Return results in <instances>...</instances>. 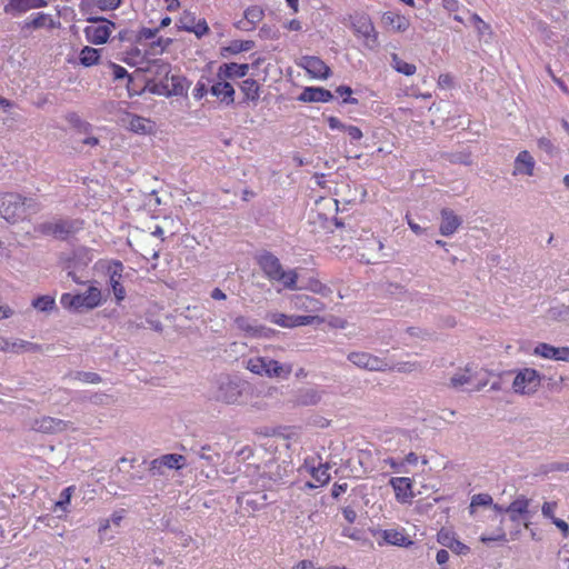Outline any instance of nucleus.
<instances>
[{
  "mask_svg": "<svg viewBox=\"0 0 569 569\" xmlns=\"http://www.w3.org/2000/svg\"><path fill=\"white\" fill-rule=\"evenodd\" d=\"M251 385L238 376L220 375L210 388V397L217 402L240 406L246 403Z\"/></svg>",
  "mask_w": 569,
  "mask_h": 569,
  "instance_id": "nucleus-1",
  "label": "nucleus"
},
{
  "mask_svg": "<svg viewBox=\"0 0 569 569\" xmlns=\"http://www.w3.org/2000/svg\"><path fill=\"white\" fill-rule=\"evenodd\" d=\"M251 373L270 379H287L292 372V365L281 363L268 356H254L243 361Z\"/></svg>",
  "mask_w": 569,
  "mask_h": 569,
  "instance_id": "nucleus-2",
  "label": "nucleus"
},
{
  "mask_svg": "<svg viewBox=\"0 0 569 569\" xmlns=\"http://www.w3.org/2000/svg\"><path fill=\"white\" fill-rule=\"evenodd\" d=\"M349 20L355 34L363 39V44L368 49L378 48V32L368 14L355 13L349 17Z\"/></svg>",
  "mask_w": 569,
  "mask_h": 569,
  "instance_id": "nucleus-3",
  "label": "nucleus"
},
{
  "mask_svg": "<svg viewBox=\"0 0 569 569\" xmlns=\"http://www.w3.org/2000/svg\"><path fill=\"white\" fill-rule=\"evenodd\" d=\"M27 200L19 193L7 192L0 196V216L7 221H16L24 213Z\"/></svg>",
  "mask_w": 569,
  "mask_h": 569,
  "instance_id": "nucleus-4",
  "label": "nucleus"
},
{
  "mask_svg": "<svg viewBox=\"0 0 569 569\" xmlns=\"http://www.w3.org/2000/svg\"><path fill=\"white\" fill-rule=\"evenodd\" d=\"M89 22L96 23L84 28V34L89 42L93 44H103L108 41L114 23L106 18L90 17Z\"/></svg>",
  "mask_w": 569,
  "mask_h": 569,
  "instance_id": "nucleus-5",
  "label": "nucleus"
},
{
  "mask_svg": "<svg viewBox=\"0 0 569 569\" xmlns=\"http://www.w3.org/2000/svg\"><path fill=\"white\" fill-rule=\"evenodd\" d=\"M348 360L360 369L369 371H386L391 369V366L383 358L373 356L365 351H355L348 355Z\"/></svg>",
  "mask_w": 569,
  "mask_h": 569,
  "instance_id": "nucleus-6",
  "label": "nucleus"
},
{
  "mask_svg": "<svg viewBox=\"0 0 569 569\" xmlns=\"http://www.w3.org/2000/svg\"><path fill=\"white\" fill-rule=\"evenodd\" d=\"M540 375L531 368H526L515 377L512 388L515 392L521 395H532L540 387Z\"/></svg>",
  "mask_w": 569,
  "mask_h": 569,
  "instance_id": "nucleus-7",
  "label": "nucleus"
},
{
  "mask_svg": "<svg viewBox=\"0 0 569 569\" xmlns=\"http://www.w3.org/2000/svg\"><path fill=\"white\" fill-rule=\"evenodd\" d=\"M69 425L70 421L50 416H42L31 420L30 429L46 435H56L67 430Z\"/></svg>",
  "mask_w": 569,
  "mask_h": 569,
  "instance_id": "nucleus-8",
  "label": "nucleus"
},
{
  "mask_svg": "<svg viewBox=\"0 0 569 569\" xmlns=\"http://www.w3.org/2000/svg\"><path fill=\"white\" fill-rule=\"evenodd\" d=\"M36 230L44 236H54L58 239H66L77 230L76 222L70 220L48 221L40 223Z\"/></svg>",
  "mask_w": 569,
  "mask_h": 569,
  "instance_id": "nucleus-9",
  "label": "nucleus"
},
{
  "mask_svg": "<svg viewBox=\"0 0 569 569\" xmlns=\"http://www.w3.org/2000/svg\"><path fill=\"white\" fill-rule=\"evenodd\" d=\"M119 121L123 128L138 134H150L154 129L153 121L130 112H124Z\"/></svg>",
  "mask_w": 569,
  "mask_h": 569,
  "instance_id": "nucleus-10",
  "label": "nucleus"
},
{
  "mask_svg": "<svg viewBox=\"0 0 569 569\" xmlns=\"http://www.w3.org/2000/svg\"><path fill=\"white\" fill-rule=\"evenodd\" d=\"M322 399V391L317 388H299L289 400L292 407H313Z\"/></svg>",
  "mask_w": 569,
  "mask_h": 569,
  "instance_id": "nucleus-11",
  "label": "nucleus"
},
{
  "mask_svg": "<svg viewBox=\"0 0 569 569\" xmlns=\"http://www.w3.org/2000/svg\"><path fill=\"white\" fill-rule=\"evenodd\" d=\"M46 0H8L3 7L7 14L20 16L32 9H40L47 7Z\"/></svg>",
  "mask_w": 569,
  "mask_h": 569,
  "instance_id": "nucleus-12",
  "label": "nucleus"
},
{
  "mask_svg": "<svg viewBox=\"0 0 569 569\" xmlns=\"http://www.w3.org/2000/svg\"><path fill=\"white\" fill-rule=\"evenodd\" d=\"M533 353L546 359L569 361V347H553L549 343L540 342L536 346Z\"/></svg>",
  "mask_w": 569,
  "mask_h": 569,
  "instance_id": "nucleus-13",
  "label": "nucleus"
},
{
  "mask_svg": "<svg viewBox=\"0 0 569 569\" xmlns=\"http://www.w3.org/2000/svg\"><path fill=\"white\" fill-rule=\"evenodd\" d=\"M530 499L520 495L506 507V513L509 515L510 520L513 522L518 521L520 518L527 519L530 513Z\"/></svg>",
  "mask_w": 569,
  "mask_h": 569,
  "instance_id": "nucleus-14",
  "label": "nucleus"
},
{
  "mask_svg": "<svg viewBox=\"0 0 569 569\" xmlns=\"http://www.w3.org/2000/svg\"><path fill=\"white\" fill-rule=\"evenodd\" d=\"M301 66L313 78L327 79L330 76V68L318 57H303Z\"/></svg>",
  "mask_w": 569,
  "mask_h": 569,
  "instance_id": "nucleus-15",
  "label": "nucleus"
},
{
  "mask_svg": "<svg viewBox=\"0 0 569 569\" xmlns=\"http://www.w3.org/2000/svg\"><path fill=\"white\" fill-rule=\"evenodd\" d=\"M390 485L392 486L396 498L398 501L406 503L410 502L415 497L412 492V482L410 478L407 477H397L390 480Z\"/></svg>",
  "mask_w": 569,
  "mask_h": 569,
  "instance_id": "nucleus-16",
  "label": "nucleus"
},
{
  "mask_svg": "<svg viewBox=\"0 0 569 569\" xmlns=\"http://www.w3.org/2000/svg\"><path fill=\"white\" fill-rule=\"evenodd\" d=\"M243 16H244L243 19L239 20L236 23V28H238L239 30H243V31H250V30H253L256 28L257 23H259L262 20L264 12L261 7L251 6L246 9Z\"/></svg>",
  "mask_w": 569,
  "mask_h": 569,
  "instance_id": "nucleus-17",
  "label": "nucleus"
},
{
  "mask_svg": "<svg viewBox=\"0 0 569 569\" xmlns=\"http://www.w3.org/2000/svg\"><path fill=\"white\" fill-rule=\"evenodd\" d=\"M536 161L529 151L523 150L515 159L512 176H533Z\"/></svg>",
  "mask_w": 569,
  "mask_h": 569,
  "instance_id": "nucleus-18",
  "label": "nucleus"
},
{
  "mask_svg": "<svg viewBox=\"0 0 569 569\" xmlns=\"http://www.w3.org/2000/svg\"><path fill=\"white\" fill-rule=\"evenodd\" d=\"M101 301V292L96 287H90L87 292L82 295H76V310H89L93 309L100 305Z\"/></svg>",
  "mask_w": 569,
  "mask_h": 569,
  "instance_id": "nucleus-19",
  "label": "nucleus"
},
{
  "mask_svg": "<svg viewBox=\"0 0 569 569\" xmlns=\"http://www.w3.org/2000/svg\"><path fill=\"white\" fill-rule=\"evenodd\" d=\"M259 266L270 281H274L283 269L280 260L270 252H264L259 257Z\"/></svg>",
  "mask_w": 569,
  "mask_h": 569,
  "instance_id": "nucleus-20",
  "label": "nucleus"
},
{
  "mask_svg": "<svg viewBox=\"0 0 569 569\" xmlns=\"http://www.w3.org/2000/svg\"><path fill=\"white\" fill-rule=\"evenodd\" d=\"M381 22L383 27L396 32H405L410 27L409 19L395 11L385 12L381 17Z\"/></svg>",
  "mask_w": 569,
  "mask_h": 569,
  "instance_id": "nucleus-21",
  "label": "nucleus"
},
{
  "mask_svg": "<svg viewBox=\"0 0 569 569\" xmlns=\"http://www.w3.org/2000/svg\"><path fill=\"white\" fill-rule=\"evenodd\" d=\"M333 99L331 91L320 87H307L298 97L302 102H328Z\"/></svg>",
  "mask_w": 569,
  "mask_h": 569,
  "instance_id": "nucleus-22",
  "label": "nucleus"
},
{
  "mask_svg": "<svg viewBox=\"0 0 569 569\" xmlns=\"http://www.w3.org/2000/svg\"><path fill=\"white\" fill-rule=\"evenodd\" d=\"M462 220L452 210L445 208L441 210V223L439 231L442 236H451L460 227Z\"/></svg>",
  "mask_w": 569,
  "mask_h": 569,
  "instance_id": "nucleus-23",
  "label": "nucleus"
},
{
  "mask_svg": "<svg viewBox=\"0 0 569 569\" xmlns=\"http://www.w3.org/2000/svg\"><path fill=\"white\" fill-rule=\"evenodd\" d=\"M383 243L377 238H367L361 246V259L367 263H375L379 257L378 253L382 250Z\"/></svg>",
  "mask_w": 569,
  "mask_h": 569,
  "instance_id": "nucleus-24",
  "label": "nucleus"
},
{
  "mask_svg": "<svg viewBox=\"0 0 569 569\" xmlns=\"http://www.w3.org/2000/svg\"><path fill=\"white\" fill-rule=\"evenodd\" d=\"M162 92L167 96H181L184 93V79L180 76L171 74L167 80H160L158 83Z\"/></svg>",
  "mask_w": 569,
  "mask_h": 569,
  "instance_id": "nucleus-25",
  "label": "nucleus"
},
{
  "mask_svg": "<svg viewBox=\"0 0 569 569\" xmlns=\"http://www.w3.org/2000/svg\"><path fill=\"white\" fill-rule=\"evenodd\" d=\"M438 542L457 555H467L470 550L468 546L457 540L451 532L445 530L438 532Z\"/></svg>",
  "mask_w": 569,
  "mask_h": 569,
  "instance_id": "nucleus-26",
  "label": "nucleus"
},
{
  "mask_svg": "<svg viewBox=\"0 0 569 569\" xmlns=\"http://www.w3.org/2000/svg\"><path fill=\"white\" fill-rule=\"evenodd\" d=\"M292 302L295 308L306 310L308 312H320L325 309V305L321 301L307 295H296Z\"/></svg>",
  "mask_w": 569,
  "mask_h": 569,
  "instance_id": "nucleus-27",
  "label": "nucleus"
},
{
  "mask_svg": "<svg viewBox=\"0 0 569 569\" xmlns=\"http://www.w3.org/2000/svg\"><path fill=\"white\" fill-rule=\"evenodd\" d=\"M249 66L247 63L238 64L234 62L223 63L219 67L218 77L220 79L224 78H242L248 73Z\"/></svg>",
  "mask_w": 569,
  "mask_h": 569,
  "instance_id": "nucleus-28",
  "label": "nucleus"
},
{
  "mask_svg": "<svg viewBox=\"0 0 569 569\" xmlns=\"http://www.w3.org/2000/svg\"><path fill=\"white\" fill-rule=\"evenodd\" d=\"M210 92L227 104L233 102L234 89L229 82L222 79L211 86Z\"/></svg>",
  "mask_w": 569,
  "mask_h": 569,
  "instance_id": "nucleus-29",
  "label": "nucleus"
},
{
  "mask_svg": "<svg viewBox=\"0 0 569 569\" xmlns=\"http://www.w3.org/2000/svg\"><path fill=\"white\" fill-rule=\"evenodd\" d=\"M123 270V266L121 262H116L112 268H110L111 274H110V284L112 287L113 293L117 298V300L124 299L126 291L123 286L120 283L121 280V272Z\"/></svg>",
  "mask_w": 569,
  "mask_h": 569,
  "instance_id": "nucleus-30",
  "label": "nucleus"
},
{
  "mask_svg": "<svg viewBox=\"0 0 569 569\" xmlns=\"http://www.w3.org/2000/svg\"><path fill=\"white\" fill-rule=\"evenodd\" d=\"M43 27L54 28L56 24L49 14L39 12V13H37V16L33 19L26 20L22 23L21 29L23 31L24 30H37V29H40Z\"/></svg>",
  "mask_w": 569,
  "mask_h": 569,
  "instance_id": "nucleus-31",
  "label": "nucleus"
},
{
  "mask_svg": "<svg viewBox=\"0 0 569 569\" xmlns=\"http://www.w3.org/2000/svg\"><path fill=\"white\" fill-rule=\"evenodd\" d=\"M298 278L299 276L296 269H282L274 281L281 283L284 289L299 290L301 288L297 284Z\"/></svg>",
  "mask_w": 569,
  "mask_h": 569,
  "instance_id": "nucleus-32",
  "label": "nucleus"
},
{
  "mask_svg": "<svg viewBox=\"0 0 569 569\" xmlns=\"http://www.w3.org/2000/svg\"><path fill=\"white\" fill-rule=\"evenodd\" d=\"M383 540L392 546L407 547L413 542L403 535V532L396 529H387L382 531Z\"/></svg>",
  "mask_w": 569,
  "mask_h": 569,
  "instance_id": "nucleus-33",
  "label": "nucleus"
},
{
  "mask_svg": "<svg viewBox=\"0 0 569 569\" xmlns=\"http://www.w3.org/2000/svg\"><path fill=\"white\" fill-rule=\"evenodd\" d=\"M254 47L251 40H233L228 47L221 48V56L227 58L229 54H237L242 51H249Z\"/></svg>",
  "mask_w": 569,
  "mask_h": 569,
  "instance_id": "nucleus-34",
  "label": "nucleus"
},
{
  "mask_svg": "<svg viewBox=\"0 0 569 569\" xmlns=\"http://www.w3.org/2000/svg\"><path fill=\"white\" fill-rule=\"evenodd\" d=\"M66 120L73 129L80 133H89L92 129V126L88 121L81 119V117L76 112L67 113Z\"/></svg>",
  "mask_w": 569,
  "mask_h": 569,
  "instance_id": "nucleus-35",
  "label": "nucleus"
},
{
  "mask_svg": "<svg viewBox=\"0 0 569 569\" xmlns=\"http://www.w3.org/2000/svg\"><path fill=\"white\" fill-rule=\"evenodd\" d=\"M238 329L244 331L249 336L258 337L261 335L263 327H258L250 322L249 318L239 316L234 319Z\"/></svg>",
  "mask_w": 569,
  "mask_h": 569,
  "instance_id": "nucleus-36",
  "label": "nucleus"
},
{
  "mask_svg": "<svg viewBox=\"0 0 569 569\" xmlns=\"http://www.w3.org/2000/svg\"><path fill=\"white\" fill-rule=\"evenodd\" d=\"M41 350V346L37 343H32L26 340L17 339L16 341H9L8 351L11 352H39Z\"/></svg>",
  "mask_w": 569,
  "mask_h": 569,
  "instance_id": "nucleus-37",
  "label": "nucleus"
},
{
  "mask_svg": "<svg viewBox=\"0 0 569 569\" xmlns=\"http://www.w3.org/2000/svg\"><path fill=\"white\" fill-rule=\"evenodd\" d=\"M149 72L160 80H167L170 77L171 67L161 60H154L148 69Z\"/></svg>",
  "mask_w": 569,
  "mask_h": 569,
  "instance_id": "nucleus-38",
  "label": "nucleus"
},
{
  "mask_svg": "<svg viewBox=\"0 0 569 569\" xmlns=\"http://www.w3.org/2000/svg\"><path fill=\"white\" fill-rule=\"evenodd\" d=\"M100 49H94L91 47H84L80 52V62L86 67H91L98 63L100 58Z\"/></svg>",
  "mask_w": 569,
  "mask_h": 569,
  "instance_id": "nucleus-39",
  "label": "nucleus"
},
{
  "mask_svg": "<svg viewBox=\"0 0 569 569\" xmlns=\"http://www.w3.org/2000/svg\"><path fill=\"white\" fill-rule=\"evenodd\" d=\"M240 89L247 100H258L259 98V83L253 79H246L242 81Z\"/></svg>",
  "mask_w": 569,
  "mask_h": 569,
  "instance_id": "nucleus-40",
  "label": "nucleus"
},
{
  "mask_svg": "<svg viewBox=\"0 0 569 569\" xmlns=\"http://www.w3.org/2000/svg\"><path fill=\"white\" fill-rule=\"evenodd\" d=\"M161 465L168 469H180L186 462V458L177 453H168L160 457Z\"/></svg>",
  "mask_w": 569,
  "mask_h": 569,
  "instance_id": "nucleus-41",
  "label": "nucleus"
},
{
  "mask_svg": "<svg viewBox=\"0 0 569 569\" xmlns=\"http://www.w3.org/2000/svg\"><path fill=\"white\" fill-rule=\"evenodd\" d=\"M31 305L34 309L43 312H51L56 309V301L51 296H40Z\"/></svg>",
  "mask_w": 569,
  "mask_h": 569,
  "instance_id": "nucleus-42",
  "label": "nucleus"
},
{
  "mask_svg": "<svg viewBox=\"0 0 569 569\" xmlns=\"http://www.w3.org/2000/svg\"><path fill=\"white\" fill-rule=\"evenodd\" d=\"M267 473L269 475V479L273 482H286V478L288 477L287 468L277 463L269 465Z\"/></svg>",
  "mask_w": 569,
  "mask_h": 569,
  "instance_id": "nucleus-43",
  "label": "nucleus"
},
{
  "mask_svg": "<svg viewBox=\"0 0 569 569\" xmlns=\"http://www.w3.org/2000/svg\"><path fill=\"white\" fill-rule=\"evenodd\" d=\"M392 67L406 76H412L417 70L415 64L403 61L396 53L392 54Z\"/></svg>",
  "mask_w": 569,
  "mask_h": 569,
  "instance_id": "nucleus-44",
  "label": "nucleus"
},
{
  "mask_svg": "<svg viewBox=\"0 0 569 569\" xmlns=\"http://www.w3.org/2000/svg\"><path fill=\"white\" fill-rule=\"evenodd\" d=\"M471 381L470 370L466 368L465 370H459L450 378L449 386L451 388L458 389L463 385H467Z\"/></svg>",
  "mask_w": 569,
  "mask_h": 569,
  "instance_id": "nucleus-45",
  "label": "nucleus"
},
{
  "mask_svg": "<svg viewBox=\"0 0 569 569\" xmlns=\"http://www.w3.org/2000/svg\"><path fill=\"white\" fill-rule=\"evenodd\" d=\"M74 491V486H70L62 490L60 493V499L56 502L53 511L57 512L59 510L66 512L67 506L71 501L72 492Z\"/></svg>",
  "mask_w": 569,
  "mask_h": 569,
  "instance_id": "nucleus-46",
  "label": "nucleus"
},
{
  "mask_svg": "<svg viewBox=\"0 0 569 569\" xmlns=\"http://www.w3.org/2000/svg\"><path fill=\"white\" fill-rule=\"evenodd\" d=\"M311 476L320 485H326L330 480L329 466L319 465L318 467H312Z\"/></svg>",
  "mask_w": 569,
  "mask_h": 569,
  "instance_id": "nucleus-47",
  "label": "nucleus"
},
{
  "mask_svg": "<svg viewBox=\"0 0 569 569\" xmlns=\"http://www.w3.org/2000/svg\"><path fill=\"white\" fill-rule=\"evenodd\" d=\"M198 456L208 461L211 465H216L220 460V453L212 450V447L209 445L202 446L197 452Z\"/></svg>",
  "mask_w": 569,
  "mask_h": 569,
  "instance_id": "nucleus-48",
  "label": "nucleus"
},
{
  "mask_svg": "<svg viewBox=\"0 0 569 569\" xmlns=\"http://www.w3.org/2000/svg\"><path fill=\"white\" fill-rule=\"evenodd\" d=\"M306 289L315 292V293H318L322 297H328L332 293V290L331 288H329L328 286L323 284L322 282H320L319 280L317 279H310L309 280V283L308 286L306 287Z\"/></svg>",
  "mask_w": 569,
  "mask_h": 569,
  "instance_id": "nucleus-49",
  "label": "nucleus"
},
{
  "mask_svg": "<svg viewBox=\"0 0 569 569\" xmlns=\"http://www.w3.org/2000/svg\"><path fill=\"white\" fill-rule=\"evenodd\" d=\"M492 505V497L488 493H478L471 498L470 512L473 513L476 507H486Z\"/></svg>",
  "mask_w": 569,
  "mask_h": 569,
  "instance_id": "nucleus-50",
  "label": "nucleus"
},
{
  "mask_svg": "<svg viewBox=\"0 0 569 569\" xmlns=\"http://www.w3.org/2000/svg\"><path fill=\"white\" fill-rule=\"evenodd\" d=\"M73 378L87 383H100L102 381L101 377L96 372H87V371H76L73 373Z\"/></svg>",
  "mask_w": 569,
  "mask_h": 569,
  "instance_id": "nucleus-51",
  "label": "nucleus"
},
{
  "mask_svg": "<svg viewBox=\"0 0 569 569\" xmlns=\"http://www.w3.org/2000/svg\"><path fill=\"white\" fill-rule=\"evenodd\" d=\"M183 29L189 32H193L198 38H201L209 32V27L206 20H199L196 24L192 26L184 24Z\"/></svg>",
  "mask_w": 569,
  "mask_h": 569,
  "instance_id": "nucleus-52",
  "label": "nucleus"
},
{
  "mask_svg": "<svg viewBox=\"0 0 569 569\" xmlns=\"http://www.w3.org/2000/svg\"><path fill=\"white\" fill-rule=\"evenodd\" d=\"M291 320L292 316H287L284 313L274 312L270 315V321L283 328H292Z\"/></svg>",
  "mask_w": 569,
  "mask_h": 569,
  "instance_id": "nucleus-53",
  "label": "nucleus"
},
{
  "mask_svg": "<svg viewBox=\"0 0 569 569\" xmlns=\"http://www.w3.org/2000/svg\"><path fill=\"white\" fill-rule=\"evenodd\" d=\"M319 321L320 319L317 316H292V328L308 326L313 323L315 321Z\"/></svg>",
  "mask_w": 569,
  "mask_h": 569,
  "instance_id": "nucleus-54",
  "label": "nucleus"
},
{
  "mask_svg": "<svg viewBox=\"0 0 569 569\" xmlns=\"http://www.w3.org/2000/svg\"><path fill=\"white\" fill-rule=\"evenodd\" d=\"M420 369H421V366L418 362L408 361V362H403V363H398L397 366L391 367L390 370H397L398 372L409 373V372L420 370Z\"/></svg>",
  "mask_w": 569,
  "mask_h": 569,
  "instance_id": "nucleus-55",
  "label": "nucleus"
},
{
  "mask_svg": "<svg viewBox=\"0 0 569 569\" xmlns=\"http://www.w3.org/2000/svg\"><path fill=\"white\" fill-rule=\"evenodd\" d=\"M336 92L340 96H348L343 99V103L357 104L358 100L356 98H351L352 89L348 86H339L336 89Z\"/></svg>",
  "mask_w": 569,
  "mask_h": 569,
  "instance_id": "nucleus-56",
  "label": "nucleus"
},
{
  "mask_svg": "<svg viewBox=\"0 0 569 569\" xmlns=\"http://www.w3.org/2000/svg\"><path fill=\"white\" fill-rule=\"evenodd\" d=\"M538 147L550 156H553L557 152V148L551 140L545 137L538 140Z\"/></svg>",
  "mask_w": 569,
  "mask_h": 569,
  "instance_id": "nucleus-57",
  "label": "nucleus"
},
{
  "mask_svg": "<svg viewBox=\"0 0 569 569\" xmlns=\"http://www.w3.org/2000/svg\"><path fill=\"white\" fill-rule=\"evenodd\" d=\"M111 68H112L113 78L116 80H120V79H126L127 78L129 80V82L132 81L131 76H129V73L127 72V70L123 67H121L119 64H112Z\"/></svg>",
  "mask_w": 569,
  "mask_h": 569,
  "instance_id": "nucleus-58",
  "label": "nucleus"
},
{
  "mask_svg": "<svg viewBox=\"0 0 569 569\" xmlns=\"http://www.w3.org/2000/svg\"><path fill=\"white\" fill-rule=\"evenodd\" d=\"M60 303L66 309H73L76 310V295L71 293H63L60 298Z\"/></svg>",
  "mask_w": 569,
  "mask_h": 569,
  "instance_id": "nucleus-59",
  "label": "nucleus"
},
{
  "mask_svg": "<svg viewBox=\"0 0 569 569\" xmlns=\"http://www.w3.org/2000/svg\"><path fill=\"white\" fill-rule=\"evenodd\" d=\"M557 508L556 502H545L541 508V512L543 517L549 518L552 521V518L555 517V510Z\"/></svg>",
  "mask_w": 569,
  "mask_h": 569,
  "instance_id": "nucleus-60",
  "label": "nucleus"
},
{
  "mask_svg": "<svg viewBox=\"0 0 569 569\" xmlns=\"http://www.w3.org/2000/svg\"><path fill=\"white\" fill-rule=\"evenodd\" d=\"M552 523L561 531L565 538L569 536V525L565 520L552 518Z\"/></svg>",
  "mask_w": 569,
  "mask_h": 569,
  "instance_id": "nucleus-61",
  "label": "nucleus"
},
{
  "mask_svg": "<svg viewBox=\"0 0 569 569\" xmlns=\"http://www.w3.org/2000/svg\"><path fill=\"white\" fill-rule=\"evenodd\" d=\"M121 3V0H100L99 8L102 10H114Z\"/></svg>",
  "mask_w": 569,
  "mask_h": 569,
  "instance_id": "nucleus-62",
  "label": "nucleus"
},
{
  "mask_svg": "<svg viewBox=\"0 0 569 569\" xmlns=\"http://www.w3.org/2000/svg\"><path fill=\"white\" fill-rule=\"evenodd\" d=\"M351 140H360L362 138V131L356 126H346L345 129Z\"/></svg>",
  "mask_w": 569,
  "mask_h": 569,
  "instance_id": "nucleus-63",
  "label": "nucleus"
},
{
  "mask_svg": "<svg viewBox=\"0 0 569 569\" xmlns=\"http://www.w3.org/2000/svg\"><path fill=\"white\" fill-rule=\"evenodd\" d=\"M149 471L156 476V475H163V466L161 465L160 458L153 459L150 462Z\"/></svg>",
  "mask_w": 569,
  "mask_h": 569,
  "instance_id": "nucleus-64",
  "label": "nucleus"
}]
</instances>
